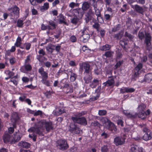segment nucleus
<instances>
[{"mask_svg": "<svg viewBox=\"0 0 152 152\" xmlns=\"http://www.w3.org/2000/svg\"><path fill=\"white\" fill-rule=\"evenodd\" d=\"M138 37L141 40H142L145 38L144 42L146 44L147 49L149 50V48L151 45V40L152 39V36L150 34L145 32L144 34L143 32L140 31L138 34Z\"/></svg>", "mask_w": 152, "mask_h": 152, "instance_id": "nucleus-1", "label": "nucleus"}, {"mask_svg": "<svg viewBox=\"0 0 152 152\" xmlns=\"http://www.w3.org/2000/svg\"><path fill=\"white\" fill-rule=\"evenodd\" d=\"M146 107V104L143 103H141L138 105L137 108V113H135L136 118L138 117L142 120H144L146 118L145 115V110Z\"/></svg>", "mask_w": 152, "mask_h": 152, "instance_id": "nucleus-2", "label": "nucleus"}, {"mask_svg": "<svg viewBox=\"0 0 152 152\" xmlns=\"http://www.w3.org/2000/svg\"><path fill=\"white\" fill-rule=\"evenodd\" d=\"M75 116H72L71 118V120L74 123L84 126H86L87 124L86 119L84 117H78L76 115Z\"/></svg>", "mask_w": 152, "mask_h": 152, "instance_id": "nucleus-3", "label": "nucleus"}, {"mask_svg": "<svg viewBox=\"0 0 152 152\" xmlns=\"http://www.w3.org/2000/svg\"><path fill=\"white\" fill-rule=\"evenodd\" d=\"M57 146L61 151L66 150L69 148L67 141L65 139H59L56 142Z\"/></svg>", "mask_w": 152, "mask_h": 152, "instance_id": "nucleus-4", "label": "nucleus"}, {"mask_svg": "<svg viewBox=\"0 0 152 152\" xmlns=\"http://www.w3.org/2000/svg\"><path fill=\"white\" fill-rule=\"evenodd\" d=\"M40 125V128H42L44 126L47 132H49L50 130H52L53 127L52 124L51 122L46 121L45 120H41L39 122Z\"/></svg>", "mask_w": 152, "mask_h": 152, "instance_id": "nucleus-5", "label": "nucleus"}, {"mask_svg": "<svg viewBox=\"0 0 152 152\" xmlns=\"http://www.w3.org/2000/svg\"><path fill=\"white\" fill-rule=\"evenodd\" d=\"M83 69H84V74H90L91 73V69L90 68V65L88 63L83 62L81 65H80V70L83 72Z\"/></svg>", "mask_w": 152, "mask_h": 152, "instance_id": "nucleus-6", "label": "nucleus"}, {"mask_svg": "<svg viewBox=\"0 0 152 152\" xmlns=\"http://www.w3.org/2000/svg\"><path fill=\"white\" fill-rule=\"evenodd\" d=\"M104 126L106 129L113 132H115L117 130L114 124L109 120H108L105 122Z\"/></svg>", "mask_w": 152, "mask_h": 152, "instance_id": "nucleus-7", "label": "nucleus"}, {"mask_svg": "<svg viewBox=\"0 0 152 152\" xmlns=\"http://www.w3.org/2000/svg\"><path fill=\"white\" fill-rule=\"evenodd\" d=\"M32 69V66L30 64H24L23 65L20 66V71L24 73H27L31 72Z\"/></svg>", "mask_w": 152, "mask_h": 152, "instance_id": "nucleus-8", "label": "nucleus"}, {"mask_svg": "<svg viewBox=\"0 0 152 152\" xmlns=\"http://www.w3.org/2000/svg\"><path fill=\"white\" fill-rule=\"evenodd\" d=\"M39 55H37L36 58L37 60L40 62H44L45 60L47 59L44 56L46 55V53L43 49H41L38 51Z\"/></svg>", "mask_w": 152, "mask_h": 152, "instance_id": "nucleus-9", "label": "nucleus"}, {"mask_svg": "<svg viewBox=\"0 0 152 152\" xmlns=\"http://www.w3.org/2000/svg\"><path fill=\"white\" fill-rule=\"evenodd\" d=\"M69 130L71 133L74 134H79L80 132V128L74 123L70 124Z\"/></svg>", "mask_w": 152, "mask_h": 152, "instance_id": "nucleus-10", "label": "nucleus"}, {"mask_svg": "<svg viewBox=\"0 0 152 152\" xmlns=\"http://www.w3.org/2000/svg\"><path fill=\"white\" fill-rule=\"evenodd\" d=\"M145 150L142 147L138 145L133 144L131 145L129 152H145Z\"/></svg>", "mask_w": 152, "mask_h": 152, "instance_id": "nucleus-11", "label": "nucleus"}, {"mask_svg": "<svg viewBox=\"0 0 152 152\" xmlns=\"http://www.w3.org/2000/svg\"><path fill=\"white\" fill-rule=\"evenodd\" d=\"M60 89L62 90H66V92L67 94L71 93L73 91L72 86L69 84L68 83H66L63 86H61Z\"/></svg>", "mask_w": 152, "mask_h": 152, "instance_id": "nucleus-12", "label": "nucleus"}, {"mask_svg": "<svg viewBox=\"0 0 152 152\" xmlns=\"http://www.w3.org/2000/svg\"><path fill=\"white\" fill-rule=\"evenodd\" d=\"M125 142V139L122 137L117 136L114 140V143L117 146L122 145Z\"/></svg>", "mask_w": 152, "mask_h": 152, "instance_id": "nucleus-13", "label": "nucleus"}, {"mask_svg": "<svg viewBox=\"0 0 152 152\" xmlns=\"http://www.w3.org/2000/svg\"><path fill=\"white\" fill-rule=\"evenodd\" d=\"M94 15V13L91 9H89L88 12L86 14L85 20L86 23H88L91 20L93 16Z\"/></svg>", "mask_w": 152, "mask_h": 152, "instance_id": "nucleus-14", "label": "nucleus"}, {"mask_svg": "<svg viewBox=\"0 0 152 152\" xmlns=\"http://www.w3.org/2000/svg\"><path fill=\"white\" fill-rule=\"evenodd\" d=\"M115 83V77L113 76L109 77L108 80L105 82L103 83V85L104 87L112 86Z\"/></svg>", "mask_w": 152, "mask_h": 152, "instance_id": "nucleus-15", "label": "nucleus"}, {"mask_svg": "<svg viewBox=\"0 0 152 152\" xmlns=\"http://www.w3.org/2000/svg\"><path fill=\"white\" fill-rule=\"evenodd\" d=\"M57 21L58 22L59 24H64V25H67V23L65 19L66 17L64 16L62 14H60L59 15L57 16Z\"/></svg>", "mask_w": 152, "mask_h": 152, "instance_id": "nucleus-16", "label": "nucleus"}, {"mask_svg": "<svg viewBox=\"0 0 152 152\" xmlns=\"http://www.w3.org/2000/svg\"><path fill=\"white\" fill-rule=\"evenodd\" d=\"M20 118L17 112L13 113L11 120L12 124H15L17 125V124Z\"/></svg>", "mask_w": 152, "mask_h": 152, "instance_id": "nucleus-17", "label": "nucleus"}, {"mask_svg": "<svg viewBox=\"0 0 152 152\" xmlns=\"http://www.w3.org/2000/svg\"><path fill=\"white\" fill-rule=\"evenodd\" d=\"M38 72L42 77V79H48V73L44 71V69L42 67L39 69Z\"/></svg>", "mask_w": 152, "mask_h": 152, "instance_id": "nucleus-18", "label": "nucleus"}, {"mask_svg": "<svg viewBox=\"0 0 152 152\" xmlns=\"http://www.w3.org/2000/svg\"><path fill=\"white\" fill-rule=\"evenodd\" d=\"M38 125L39 126V127H31L28 130V131L30 132H35L37 134L40 135L42 134V132L40 131L39 129V128H39L40 125H39V123H38Z\"/></svg>", "mask_w": 152, "mask_h": 152, "instance_id": "nucleus-19", "label": "nucleus"}, {"mask_svg": "<svg viewBox=\"0 0 152 152\" xmlns=\"http://www.w3.org/2000/svg\"><path fill=\"white\" fill-rule=\"evenodd\" d=\"M90 35L88 33L87 34H82V36L80 37L81 41L83 42L86 43L88 42L90 38Z\"/></svg>", "mask_w": 152, "mask_h": 152, "instance_id": "nucleus-20", "label": "nucleus"}, {"mask_svg": "<svg viewBox=\"0 0 152 152\" xmlns=\"http://www.w3.org/2000/svg\"><path fill=\"white\" fill-rule=\"evenodd\" d=\"M152 138V132L148 133H145L142 137L143 139L147 141L151 140Z\"/></svg>", "mask_w": 152, "mask_h": 152, "instance_id": "nucleus-21", "label": "nucleus"}, {"mask_svg": "<svg viewBox=\"0 0 152 152\" xmlns=\"http://www.w3.org/2000/svg\"><path fill=\"white\" fill-rule=\"evenodd\" d=\"M22 137V135L21 134L16 133L15 134L13 140H12V142L15 143L18 142L21 139Z\"/></svg>", "mask_w": 152, "mask_h": 152, "instance_id": "nucleus-22", "label": "nucleus"}, {"mask_svg": "<svg viewBox=\"0 0 152 152\" xmlns=\"http://www.w3.org/2000/svg\"><path fill=\"white\" fill-rule=\"evenodd\" d=\"M134 9L138 13L141 14L143 15L144 12V9L142 7H141L137 4H136L134 6Z\"/></svg>", "mask_w": 152, "mask_h": 152, "instance_id": "nucleus-23", "label": "nucleus"}, {"mask_svg": "<svg viewBox=\"0 0 152 152\" xmlns=\"http://www.w3.org/2000/svg\"><path fill=\"white\" fill-rule=\"evenodd\" d=\"M76 15L80 18H81L84 14V12L82 9L79 8L75 10Z\"/></svg>", "mask_w": 152, "mask_h": 152, "instance_id": "nucleus-24", "label": "nucleus"}, {"mask_svg": "<svg viewBox=\"0 0 152 152\" xmlns=\"http://www.w3.org/2000/svg\"><path fill=\"white\" fill-rule=\"evenodd\" d=\"M19 145L23 148L28 149L30 147L31 144L25 141H21L19 143Z\"/></svg>", "mask_w": 152, "mask_h": 152, "instance_id": "nucleus-25", "label": "nucleus"}, {"mask_svg": "<svg viewBox=\"0 0 152 152\" xmlns=\"http://www.w3.org/2000/svg\"><path fill=\"white\" fill-rule=\"evenodd\" d=\"M92 79V77L91 75V73L90 74H86L84 77L83 79L85 81V83L87 84H88L90 83L91 80Z\"/></svg>", "mask_w": 152, "mask_h": 152, "instance_id": "nucleus-26", "label": "nucleus"}, {"mask_svg": "<svg viewBox=\"0 0 152 152\" xmlns=\"http://www.w3.org/2000/svg\"><path fill=\"white\" fill-rule=\"evenodd\" d=\"M12 13L15 15L19 17L20 9L16 5L11 8Z\"/></svg>", "mask_w": 152, "mask_h": 152, "instance_id": "nucleus-27", "label": "nucleus"}, {"mask_svg": "<svg viewBox=\"0 0 152 152\" xmlns=\"http://www.w3.org/2000/svg\"><path fill=\"white\" fill-rule=\"evenodd\" d=\"M10 125L12 126H10L8 127V133L10 134H12L14 131V129H16L17 127V125L15 124H10Z\"/></svg>", "mask_w": 152, "mask_h": 152, "instance_id": "nucleus-28", "label": "nucleus"}, {"mask_svg": "<svg viewBox=\"0 0 152 152\" xmlns=\"http://www.w3.org/2000/svg\"><path fill=\"white\" fill-rule=\"evenodd\" d=\"M123 113L128 118H129L132 119H134L136 118V115H135V114H131L127 110H124L123 112Z\"/></svg>", "mask_w": 152, "mask_h": 152, "instance_id": "nucleus-29", "label": "nucleus"}, {"mask_svg": "<svg viewBox=\"0 0 152 152\" xmlns=\"http://www.w3.org/2000/svg\"><path fill=\"white\" fill-rule=\"evenodd\" d=\"M99 82L98 80L94 79L90 84L89 86L92 88H95L98 85Z\"/></svg>", "mask_w": 152, "mask_h": 152, "instance_id": "nucleus-30", "label": "nucleus"}, {"mask_svg": "<svg viewBox=\"0 0 152 152\" xmlns=\"http://www.w3.org/2000/svg\"><path fill=\"white\" fill-rule=\"evenodd\" d=\"M11 135L8 134H5L3 135V140L5 143H7L9 142L10 141Z\"/></svg>", "mask_w": 152, "mask_h": 152, "instance_id": "nucleus-31", "label": "nucleus"}, {"mask_svg": "<svg viewBox=\"0 0 152 152\" xmlns=\"http://www.w3.org/2000/svg\"><path fill=\"white\" fill-rule=\"evenodd\" d=\"M111 47L110 45L106 44L104 45L101 46L99 49L102 51H106L109 50H110Z\"/></svg>", "mask_w": 152, "mask_h": 152, "instance_id": "nucleus-32", "label": "nucleus"}, {"mask_svg": "<svg viewBox=\"0 0 152 152\" xmlns=\"http://www.w3.org/2000/svg\"><path fill=\"white\" fill-rule=\"evenodd\" d=\"M144 80L146 82H150L152 80V74L149 73L146 75L145 77Z\"/></svg>", "mask_w": 152, "mask_h": 152, "instance_id": "nucleus-33", "label": "nucleus"}, {"mask_svg": "<svg viewBox=\"0 0 152 152\" xmlns=\"http://www.w3.org/2000/svg\"><path fill=\"white\" fill-rule=\"evenodd\" d=\"M94 11L95 14L97 17V20L99 21V18H100L103 20V18L101 16V12L100 10L97 9L95 10H94Z\"/></svg>", "mask_w": 152, "mask_h": 152, "instance_id": "nucleus-34", "label": "nucleus"}, {"mask_svg": "<svg viewBox=\"0 0 152 152\" xmlns=\"http://www.w3.org/2000/svg\"><path fill=\"white\" fill-rule=\"evenodd\" d=\"M55 45H50L48 46L46 48L47 50L50 53H52L53 51L55 50L53 48H55Z\"/></svg>", "mask_w": 152, "mask_h": 152, "instance_id": "nucleus-35", "label": "nucleus"}, {"mask_svg": "<svg viewBox=\"0 0 152 152\" xmlns=\"http://www.w3.org/2000/svg\"><path fill=\"white\" fill-rule=\"evenodd\" d=\"M21 39L20 37L18 36L16 39L15 43L14 44V45L17 47L20 46V45H21Z\"/></svg>", "mask_w": 152, "mask_h": 152, "instance_id": "nucleus-36", "label": "nucleus"}, {"mask_svg": "<svg viewBox=\"0 0 152 152\" xmlns=\"http://www.w3.org/2000/svg\"><path fill=\"white\" fill-rule=\"evenodd\" d=\"M72 72V70L69 71V72L71 73L70 79L71 81L74 82L75 80L77 78V75L76 74L73 73Z\"/></svg>", "mask_w": 152, "mask_h": 152, "instance_id": "nucleus-37", "label": "nucleus"}, {"mask_svg": "<svg viewBox=\"0 0 152 152\" xmlns=\"http://www.w3.org/2000/svg\"><path fill=\"white\" fill-rule=\"evenodd\" d=\"M90 5L87 2H85L82 4V9L83 11L87 10L89 7Z\"/></svg>", "mask_w": 152, "mask_h": 152, "instance_id": "nucleus-38", "label": "nucleus"}, {"mask_svg": "<svg viewBox=\"0 0 152 152\" xmlns=\"http://www.w3.org/2000/svg\"><path fill=\"white\" fill-rule=\"evenodd\" d=\"M128 42L127 39L126 40L123 39L120 41L119 43L121 47L124 48L125 47V46L127 44Z\"/></svg>", "mask_w": 152, "mask_h": 152, "instance_id": "nucleus-39", "label": "nucleus"}, {"mask_svg": "<svg viewBox=\"0 0 152 152\" xmlns=\"http://www.w3.org/2000/svg\"><path fill=\"white\" fill-rule=\"evenodd\" d=\"M47 79H42L41 81L42 83L44 85L48 87L50 86V81L49 80H47Z\"/></svg>", "mask_w": 152, "mask_h": 152, "instance_id": "nucleus-40", "label": "nucleus"}, {"mask_svg": "<svg viewBox=\"0 0 152 152\" xmlns=\"http://www.w3.org/2000/svg\"><path fill=\"white\" fill-rule=\"evenodd\" d=\"M49 7V3L48 2H46L44 4L43 6L40 8V10L41 11H43L44 10H47Z\"/></svg>", "mask_w": 152, "mask_h": 152, "instance_id": "nucleus-41", "label": "nucleus"}, {"mask_svg": "<svg viewBox=\"0 0 152 152\" xmlns=\"http://www.w3.org/2000/svg\"><path fill=\"white\" fill-rule=\"evenodd\" d=\"M24 23L23 20L20 19L18 20L17 23V26L19 28H22L23 27Z\"/></svg>", "mask_w": 152, "mask_h": 152, "instance_id": "nucleus-42", "label": "nucleus"}, {"mask_svg": "<svg viewBox=\"0 0 152 152\" xmlns=\"http://www.w3.org/2000/svg\"><path fill=\"white\" fill-rule=\"evenodd\" d=\"M113 52L111 51H107L105 52L103 56H105L106 58H111L112 56Z\"/></svg>", "mask_w": 152, "mask_h": 152, "instance_id": "nucleus-43", "label": "nucleus"}, {"mask_svg": "<svg viewBox=\"0 0 152 152\" xmlns=\"http://www.w3.org/2000/svg\"><path fill=\"white\" fill-rule=\"evenodd\" d=\"M121 28V25L120 24H118L115 26L112 29V31L113 32H116L119 31Z\"/></svg>", "mask_w": 152, "mask_h": 152, "instance_id": "nucleus-44", "label": "nucleus"}, {"mask_svg": "<svg viewBox=\"0 0 152 152\" xmlns=\"http://www.w3.org/2000/svg\"><path fill=\"white\" fill-rule=\"evenodd\" d=\"M31 56L30 55L27 56L24 60V64H30L31 62Z\"/></svg>", "mask_w": 152, "mask_h": 152, "instance_id": "nucleus-45", "label": "nucleus"}, {"mask_svg": "<svg viewBox=\"0 0 152 152\" xmlns=\"http://www.w3.org/2000/svg\"><path fill=\"white\" fill-rule=\"evenodd\" d=\"M65 112L63 109H58V111H56L55 112V115H59Z\"/></svg>", "mask_w": 152, "mask_h": 152, "instance_id": "nucleus-46", "label": "nucleus"}, {"mask_svg": "<svg viewBox=\"0 0 152 152\" xmlns=\"http://www.w3.org/2000/svg\"><path fill=\"white\" fill-rule=\"evenodd\" d=\"M124 36L128 37L131 40H132L134 38V37L133 35L128 33L127 31L125 32Z\"/></svg>", "mask_w": 152, "mask_h": 152, "instance_id": "nucleus-47", "label": "nucleus"}, {"mask_svg": "<svg viewBox=\"0 0 152 152\" xmlns=\"http://www.w3.org/2000/svg\"><path fill=\"white\" fill-rule=\"evenodd\" d=\"M79 21V19L77 17L73 18L71 20V23L74 25H76Z\"/></svg>", "mask_w": 152, "mask_h": 152, "instance_id": "nucleus-48", "label": "nucleus"}, {"mask_svg": "<svg viewBox=\"0 0 152 152\" xmlns=\"http://www.w3.org/2000/svg\"><path fill=\"white\" fill-rule=\"evenodd\" d=\"M91 124L92 126H97L99 128H100L102 126L97 121H94L92 122Z\"/></svg>", "mask_w": 152, "mask_h": 152, "instance_id": "nucleus-49", "label": "nucleus"}, {"mask_svg": "<svg viewBox=\"0 0 152 152\" xmlns=\"http://www.w3.org/2000/svg\"><path fill=\"white\" fill-rule=\"evenodd\" d=\"M49 24L52 27L53 29H55L56 28L57 25L55 22L52 20H50L48 22Z\"/></svg>", "mask_w": 152, "mask_h": 152, "instance_id": "nucleus-50", "label": "nucleus"}, {"mask_svg": "<svg viewBox=\"0 0 152 152\" xmlns=\"http://www.w3.org/2000/svg\"><path fill=\"white\" fill-rule=\"evenodd\" d=\"M101 152H108V148L107 145H104L101 148Z\"/></svg>", "mask_w": 152, "mask_h": 152, "instance_id": "nucleus-51", "label": "nucleus"}, {"mask_svg": "<svg viewBox=\"0 0 152 152\" xmlns=\"http://www.w3.org/2000/svg\"><path fill=\"white\" fill-rule=\"evenodd\" d=\"M135 89L133 88L126 87V93H132L135 91Z\"/></svg>", "mask_w": 152, "mask_h": 152, "instance_id": "nucleus-52", "label": "nucleus"}, {"mask_svg": "<svg viewBox=\"0 0 152 152\" xmlns=\"http://www.w3.org/2000/svg\"><path fill=\"white\" fill-rule=\"evenodd\" d=\"M142 64L141 63H139L135 67V70L137 71H139L142 69Z\"/></svg>", "mask_w": 152, "mask_h": 152, "instance_id": "nucleus-53", "label": "nucleus"}, {"mask_svg": "<svg viewBox=\"0 0 152 152\" xmlns=\"http://www.w3.org/2000/svg\"><path fill=\"white\" fill-rule=\"evenodd\" d=\"M9 61L11 65H13L16 62V59L15 58L13 57L9 59Z\"/></svg>", "mask_w": 152, "mask_h": 152, "instance_id": "nucleus-54", "label": "nucleus"}, {"mask_svg": "<svg viewBox=\"0 0 152 152\" xmlns=\"http://www.w3.org/2000/svg\"><path fill=\"white\" fill-rule=\"evenodd\" d=\"M132 23V19L130 18H128L126 21V24L127 27H129L131 26Z\"/></svg>", "mask_w": 152, "mask_h": 152, "instance_id": "nucleus-55", "label": "nucleus"}, {"mask_svg": "<svg viewBox=\"0 0 152 152\" xmlns=\"http://www.w3.org/2000/svg\"><path fill=\"white\" fill-rule=\"evenodd\" d=\"M122 63L123 62L122 61H118L116 63V64L114 66V69H116L118 68L121 65Z\"/></svg>", "mask_w": 152, "mask_h": 152, "instance_id": "nucleus-56", "label": "nucleus"}, {"mask_svg": "<svg viewBox=\"0 0 152 152\" xmlns=\"http://www.w3.org/2000/svg\"><path fill=\"white\" fill-rule=\"evenodd\" d=\"M24 45L25 46V49L26 50H28L30 49L31 46V44L30 43H25Z\"/></svg>", "mask_w": 152, "mask_h": 152, "instance_id": "nucleus-57", "label": "nucleus"}, {"mask_svg": "<svg viewBox=\"0 0 152 152\" xmlns=\"http://www.w3.org/2000/svg\"><path fill=\"white\" fill-rule=\"evenodd\" d=\"M122 37L121 33H118L115 34L114 37L117 40H120Z\"/></svg>", "mask_w": 152, "mask_h": 152, "instance_id": "nucleus-58", "label": "nucleus"}, {"mask_svg": "<svg viewBox=\"0 0 152 152\" xmlns=\"http://www.w3.org/2000/svg\"><path fill=\"white\" fill-rule=\"evenodd\" d=\"M107 111L105 110H100L99 111L98 114L100 115H104L107 114Z\"/></svg>", "mask_w": 152, "mask_h": 152, "instance_id": "nucleus-59", "label": "nucleus"}, {"mask_svg": "<svg viewBox=\"0 0 152 152\" xmlns=\"http://www.w3.org/2000/svg\"><path fill=\"white\" fill-rule=\"evenodd\" d=\"M7 72H8L7 74L9 77H10V78L11 79L13 76L14 75V73L10 70H8L7 71Z\"/></svg>", "mask_w": 152, "mask_h": 152, "instance_id": "nucleus-60", "label": "nucleus"}, {"mask_svg": "<svg viewBox=\"0 0 152 152\" xmlns=\"http://www.w3.org/2000/svg\"><path fill=\"white\" fill-rule=\"evenodd\" d=\"M70 40L72 42H75L77 41V38L74 35H72L70 38Z\"/></svg>", "mask_w": 152, "mask_h": 152, "instance_id": "nucleus-61", "label": "nucleus"}, {"mask_svg": "<svg viewBox=\"0 0 152 152\" xmlns=\"http://www.w3.org/2000/svg\"><path fill=\"white\" fill-rule=\"evenodd\" d=\"M104 18L106 20H111L112 17L108 14H105L104 15Z\"/></svg>", "mask_w": 152, "mask_h": 152, "instance_id": "nucleus-62", "label": "nucleus"}, {"mask_svg": "<svg viewBox=\"0 0 152 152\" xmlns=\"http://www.w3.org/2000/svg\"><path fill=\"white\" fill-rule=\"evenodd\" d=\"M105 31L104 29H101L100 31V34L101 37L102 38H104V36Z\"/></svg>", "mask_w": 152, "mask_h": 152, "instance_id": "nucleus-63", "label": "nucleus"}, {"mask_svg": "<svg viewBox=\"0 0 152 152\" xmlns=\"http://www.w3.org/2000/svg\"><path fill=\"white\" fill-rule=\"evenodd\" d=\"M22 80L23 83H27L29 80V79L26 77H23L22 78Z\"/></svg>", "mask_w": 152, "mask_h": 152, "instance_id": "nucleus-64", "label": "nucleus"}]
</instances>
